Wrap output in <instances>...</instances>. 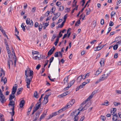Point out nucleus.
Here are the masks:
<instances>
[{
    "label": "nucleus",
    "instance_id": "nucleus-1",
    "mask_svg": "<svg viewBox=\"0 0 121 121\" xmlns=\"http://www.w3.org/2000/svg\"><path fill=\"white\" fill-rule=\"evenodd\" d=\"M25 77L26 78L25 81L27 83L26 86L27 87L29 88H30V85L33 78V76L32 75H30V74H29V75H28V76L27 73V71L26 70L25 71Z\"/></svg>",
    "mask_w": 121,
    "mask_h": 121
},
{
    "label": "nucleus",
    "instance_id": "nucleus-2",
    "mask_svg": "<svg viewBox=\"0 0 121 121\" xmlns=\"http://www.w3.org/2000/svg\"><path fill=\"white\" fill-rule=\"evenodd\" d=\"M26 23L27 25H29L26 27V29L27 30H29L30 28L32 27L33 26L34 23L31 19H30L29 18H27L26 20Z\"/></svg>",
    "mask_w": 121,
    "mask_h": 121
},
{
    "label": "nucleus",
    "instance_id": "nucleus-3",
    "mask_svg": "<svg viewBox=\"0 0 121 121\" xmlns=\"http://www.w3.org/2000/svg\"><path fill=\"white\" fill-rule=\"evenodd\" d=\"M109 74L110 73H108L106 71H105L104 72V74L102 75L100 78L103 81L106 79Z\"/></svg>",
    "mask_w": 121,
    "mask_h": 121
},
{
    "label": "nucleus",
    "instance_id": "nucleus-4",
    "mask_svg": "<svg viewBox=\"0 0 121 121\" xmlns=\"http://www.w3.org/2000/svg\"><path fill=\"white\" fill-rule=\"evenodd\" d=\"M13 99L12 95L10 94V95L9 98V100L10 102L9 104L8 105L10 107V105L13 106L15 105L14 101L12 100V99Z\"/></svg>",
    "mask_w": 121,
    "mask_h": 121
},
{
    "label": "nucleus",
    "instance_id": "nucleus-5",
    "mask_svg": "<svg viewBox=\"0 0 121 121\" xmlns=\"http://www.w3.org/2000/svg\"><path fill=\"white\" fill-rule=\"evenodd\" d=\"M75 102V99H72L65 106L67 108H68L71 106Z\"/></svg>",
    "mask_w": 121,
    "mask_h": 121
},
{
    "label": "nucleus",
    "instance_id": "nucleus-6",
    "mask_svg": "<svg viewBox=\"0 0 121 121\" xmlns=\"http://www.w3.org/2000/svg\"><path fill=\"white\" fill-rule=\"evenodd\" d=\"M6 99L5 98L3 93L0 94V101L2 104L4 103L6 101Z\"/></svg>",
    "mask_w": 121,
    "mask_h": 121
},
{
    "label": "nucleus",
    "instance_id": "nucleus-7",
    "mask_svg": "<svg viewBox=\"0 0 121 121\" xmlns=\"http://www.w3.org/2000/svg\"><path fill=\"white\" fill-rule=\"evenodd\" d=\"M55 48L54 46H53L52 48L48 52V56L47 57H48L52 54L55 49Z\"/></svg>",
    "mask_w": 121,
    "mask_h": 121
},
{
    "label": "nucleus",
    "instance_id": "nucleus-8",
    "mask_svg": "<svg viewBox=\"0 0 121 121\" xmlns=\"http://www.w3.org/2000/svg\"><path fill=\"white\" fill-rule=\"evenodd\" d=\"M53 14L55 15V16L52 18V20L53 21L56 20V19L58 17H59L60 15V13L58 12L55 14L54 13Z\"/></svg>",
    "mask_w": 121,
    "mask_h": 121
},
{
    "label": "nucleus",
    "instance_id": "nucleus-9",
    "mask_svg": "<svg viewBox=\"0 0 121 121\" xmlns=\"http://www.w3.org/2000/svg\"><path fill=\"white\" fill-rule=\"evenodd\" d=\"M42 111V109L41 110H39L37 112H36L35 114V120H37L40 114L41 113Z\"/></svg>",
    "mask_w": 121,
    "mask_h": 121
},
{
    "label": "nucleus",
    "instance_id": "nucleus-10",
    "mask_svg": "<svg viewBox=\"0 0 121 121\" xmlns=\"http://www.w3.org/2000/svg\"><path fill=\"white\" fill-rule=\"evenodd\" d=\"M96 92V91H95L92 92L91 94L89 96V97L86 99V101H89L93 97V95H94Z\"/></svg>",
    "mask_w": 121,
    "mask_h": 121
},
{
    "label": "nucleus",
    "instance_id": "nucleus-11",
    "mask_svg": "<svg viewBox=\"0 0 121 121\" xmlns=\"http://www.w3.org/2000/svg\"><path fill=\"white\" fill-rule=\"evenodd\" d=\"M12 107V108L10 109V110H12V112H9L10 113L12 117H13L14 114L15 112L14 111V105L13 106L10 105Z\"/></svg>",
    "mask_w": 121,
    "mask_h": 121
},
{
    "label": "nucleus",
    "instance_id": "nucleus-12",
    "mask_svg": "<svg viewBox=\"0 0 121 121\" xmlns=\"http://www.w3.org/2000/svg\"><path fill=\"white\" fill-rule=\"evenodd\" d=\"M48 96L45 97L44 98V100L43 101V103L44 104H46L48 102Z\"/></svg>",
    "mask_w": 121,
    "mask_h": 121
},
{
    "label": "nucleus",
    "instance_id": "nucleus-13",
    "mask_svg": "<svg viewBox=\"0 0 121 121\" xmlns=\"http://www.w3.org/2000/svg\"><path fill=\"white\" fill-rule=\"evenodd\" d=\"M74 112V117H75H75L78 118V117H77L78 115L80 113V111H78V110H76Z\"/></svg>",
    "mask_w": 121,
    "mask_h": 121
},
{
    "label": "nucleus",
    "instance_id": "nucleus-14",
    "mask_svg": "<svg viewBox=\"0 0 121 121\" xmlns=\"http://www.w3.org/2000/svg\"><path fill=\"white\" fill-rule=\"evenodd\" d=\"M23 88L22 87H21L18 89H17V92L16 95H18L20 94L22 92V91L23 90Z\"/></svg>",
    "mask_w": 121,
    "mask_h": 121
},
{
    "label": "nucleus",
    "instance_id": "nucleus-15",
    "mask_svg": "<svg viewBox=\"0 0 121 121\" xmlns=\"http://www.w3.org/2000/svg\"><path fill=\"white\" fill-rule=\"evenodd\" d=\"M25 103V101L24 100H22L21 101L19 104V105L20 106V107L21 108L23 107V106L24 105Z\"/></svg>",
    "mask_w": 121,
    "mask_h": 121
},
{
    "label": "nucleus",
    "instance_id": "nucleus-16",
    "mask_svg": "<svg viewBox=\"0 0 121 121\" xmlns=\"http://www.w3.org/2000/svg\"><path fill=\"white\" fill-rule=\"evenodd\" d=\"M118 117L116 114H114L113 116L112 120L113 121H117L118 119Z\"/></svg>",
    "mask_w": 121,
    "mask_h": 121
},
{
    "label": "nucleus",
    "instance_id": "nucleus-17",
    "mask_svg": "<svg viewBox=\"0 0 121 121\" xmlns=\"http://www.w3.org/2000/svg\"><path fill=\"white\" fill-rule=\"evenodd\" d=\"M46 112L45 113H44V112H43L40 118V120L39 121H41L42 119H43L44 118L46 114V113H47V111L46 110Z\"/></svg>",
    "mask_w": 121,
    "mask_h": 121
},
{
    "label": "nucleus",
    "instance_id": "nucleus-18",
    "mask_svg": "<svg viewBox=\"0 0 121 121\" xmlns=\"http://www.w3.org/2000/svg\"><path fill=\"white\" fill-rule=\"evenodd\" d=\"M82 79H83V77H82V75L79 76L77 79V82L78 83L80 82Z\"/></svg>",
    "mask_w": 121,
    "mask_h": 121
},
{
    "label": "nucleus",
    "instance_id": "nucleus-19",
    "mask_svg": "<svg viewBox=\"0 0 121 121\" xmlns=\"http://www.w3.org/2000/svg\"><path fill=\"white\" fill-rule=\"evenodd\" d=\"M67 108L65 106L63 108H62L61 109L59 110L57 112L58 113H60L61 112H62L63 111L65 110V109H66Z\"/></svg>",
    "mask_w": 121,
    "mask_h": 121
},
{
    "label": "nucleus",
    "instance_id": "nucleus-20",
    "mask_svg": "<svg viewBox=\"0 0 121 121\" xmlns=\"http://www.w3.org/2000/svg\"><path fill=\"white\" fill-rule=\"evenodd\" d=\"M69 76H67L64 79V84H65V83H67L68 84V77Z\"/></svg>",
    "mask_w": 121,
    "mask_h": 121
},
{
    "label": "nucleus",
    "instance_id": "nucleus-21",
    "mask_svg": "<svg viewBox=\"0 0 121 121\" xmlns=\"http://www.w3.org/2000/svg\"><path fill=\"white\" fill-rule=\"evenodd\" d=\"M57 115V112H55L52 113V115H50L49 117L48 118V119H49L51 118L52 117L55 116Z\"/></svg>",
    "mask_w": 121,
    "mask_h": 121
},
{
    "label": "nucleus",
    "instance_id": "nucleus-22",
    "mask_svg": "<svg viewBox=\"0 0 121 121\" xmlns=\"http://www.w3.org/2000/svg\"><path fill=\"white\" fill-rule=\"evenodd\" d=\"M101 72V70L100 69H99L96 71V73L95 74V75L97 76Z\"/></svg>",
    "mask_w": 121,
    "mask_h": 121
},
{
    "label": "nucleus",
    "instance_id": "nucleus-23",
    "mask_svg": "<svg viewBox=\"0 0 121 121\" xmlns=\"http://www.w3.org/2000/svg\"><path fill=\"white\" fill-rule=\"evenodd\" d=\"M41 55H40V56L38 57L37 56H35L33 57L32 58L34 60H40L41 59Z\"/></svg>",
    "mask_w": 121,
    "mask_h": 121
},
{
    "label": "nucleus",
    "instance_id": "nucleus-24",
    "mask_svg": "<svg viewBox=\"0 0 121 121\" xmlns=\"http://www.w3.org/2000/svg\"><path fill=\"white\" fill-rule=\"evenodd\" d=\"M90 79H87V81L88 82H83L82 84V85L83 86H85L86 84L88 83L90 81Z\"/></svg>",
    "mask_w": 121,
    "mask_h": 121
},
{
    "label": "nucleus",
    "instance_id": "nucleus-25",
    "mask_svg": "<svg viewBox=\"0 0 121 121\" xmlns=\"http://www.w3.org/2000/svg\"><path fill=\"white\" fill-rule=\"evenodd\" d=\"M15 86H13L12 89V91H16L17 88V85L16 84H15Z\"/></svg>",
    "mask_w": 121,
    "mask_h": 121
},
{
    "label": "nucleus",
    "instance_id": "nucleus-26",
    "mask_svg": "<svg viewBox=\"0 0 121 121\" xmlns=\"http://www.w3.org/2000/svg\"><path fill=\"white\" fill-rule=\"evenodd\" d=\"M34 97L36 98H38L39 96H38V94L37 91H35L34 92Z\"/></svg>",
    "mask_w": 121,
    "mask_h": 121
},
{
    "label": "nucleus",
    "instance_id": "nucleus-27",
    "mask_svg": "<svg viewBox=\"0 0 121 121\" xmlns=\"http://www.w3.org/2000/svg\"><path fill=\"white\" fill-rule=\"evenodd\" d=\"M102 46L100 45L99 46H98L96 47V48H95L96 49L95 50V51H99L102 49Z\"/></svg>",
    "mask_w": 121,
    "mask_h": 121
},
{
    "label": "nucleus",
    "instance_id": "nucleus-28",
    "mask_svg": "<svg viewBox=\"0 0 121 121\" xmlns=\"http://www.w3.org/2000/svg\"><path fill=\"white\" fill-rule=\"evenodd\" d=\"M41 105V103H39L38 102L35 105V107H37L39 109Z\"/></svg>",
    "mask_w": 121,
    "mask_h": 121
},
{
    "label": "nucleus",
    "instance_id": "nucleus-29",
    "mask_svg": "<svg viewBox=\"0 0 121 121\" xmlns=\"http://www.w3.org/2000/svg\"><path fill=\"white\" fill-rule=\"evenodd\" d=\"M41 105V103H39L38 102L35 105V107H37L39 109Z\"/></svg>",
    "mask_w": 121,
    "mask_h": 121
},
{
    "label": "nucleus",
    "instance_id": "nucleus-30",
    "mask_svg": "<svg viewBox=\"0 0 121 121\" xmlns=\"http://www.w3.org/2000/svg\"><path fill=\"white\" fill-rule=\"evenodd\" d=\"M32 55L33 56H34V54H37L38 55H39V52L38 51H32Z\"/></svg>",
    "mask_w": 121,
    "mask_h": 121
},
{
    "label": "nucleus",
    "instance_id": "nucleus-31",
    "mask_svg": "<svg viewBox=\"0 0 121 121\" xmlns=\"http://www.w3.org/2000/svg\"><path fill=\"white\" fill-rule=\"evenodd\" d=\"M38 26L39 30V31H41L42 28V24L41 23H40L39 25Z\"/></svg>",
    "mask_w": 121,
    "mask_h": 121
},
{
    "label": "nucleus",
    "instance_id": "nucleus-32",
    "mask_svg": "<svg viewBox=\"0 0 121 121\" xmlns=\"http://www.w3.org/2000/svg\"><path fill=\"white\" fill-rule=\"evenodd\" d=\"M83 86L82 85H80L76 88V91H78L79 89L83 88Z\"/></svg>",
    "mask_w": 121,
    "mask_h": 121
},
{
    "label": "nucleus",
    "instance_id": "nucleus-33",
    "mask_svg": "<svg viewBox=\"0 0 121 121\" xmlns=\"http://www.w3.org/2000/svg\"><path fill=\"white\" fill-rule=\"evenodd\" d=\"M113 47V49L114 50H116L117 48L118 47V44H115Z\"/></svg>",
    "mask_w": 121,
    "mask_h": 121
},
{
    "label": "nucleus",
    "instance_id": "nucleus-34",
    "mask_svg": "<svg viewBox=\"0 0 121 121\" xmlns=\"http://www.w3.org/2000/svg\"><path fill=\"white\" fill-rule=\"evenodd\" d=\"M86 10L87 11L86 12V15L89 14L91 11L90 9L89 8H88V9H86Z\"/></svg>",
    "mask_w": 121,
    "mask_h": 121
},
{
    "label": "nucleus",
    "instance_id": "nucleus-35",
    "mask_svg": "<svg viewBox=\"0 0 121 121\" xmlns=\"http://www.w3.org/2000/svg\"><path fill=\"white\" fill-rule=\"evenodd\" d=\"M59 39H58V38H57L56 41L54 42V44L56 46L57 44L59 41Z\"/></svg>",
    "mask_w": 121,
    "mask_h": 121
},
{
    "label": "nucleus",
    "instance_id": "nucleus-36",
    "mask_svg": "<svg viewBox=\"0 0 121 121\" xmlns=\"http://www.w3.org/2000/svg\"><path fill=\"white\" fill-rule=\"evenodd\" d=\"M49 23V22H46L45 23V25L44 26V29H46V27L48 25Z\"/></svg>",
    "mask_w": 121,
    "mask_h": 121
},
{
    "label": "nucleus",
    "instance_id": "nucleus-37",
    "mask_svg": "<svg viewBox=\"0 0 121 121\" xmlns=\"http://www.w3.org/2000/svg\"><path fill=\"white\" fill-rule=\"evenodd\" d=\"M65 93H63L62 94H61V95H59V97H61L62 98L64 96H65L66 95V94H65Z\"/></svg>",
    "mask_w": 121,
    "mask_h": 121
},
{
    "label": "nucleus",
    "instance_id": "nucleus-38",
    "mask_svg": "<svg viewBox=\"0 0 121 121\" xmlns=\"http://www.w3.org/2000/svg\"><path fill=\"white\" fill-rule=\"evenodd\" d=\"M79 108L77 110H79L80 111H83V107H82V106H80Z\"/></svg>",
    "mask_w": 121,
    "mask_h": 121
},
{
    "label": "nucleus",
    "instance_id": "nucleus-39",
    "mask_svg": "<svg viewBox=\"0 0 121 121\" xmlns=\"http://www.w3.org/2000/svg\"><path fill=\"white\" fill-rule=\"evenodd\" d=\"M61 31H60L59 32V36L57 37V38H58L59 39V38L61 37L62 36V34H61Z\"/></svg>",
    "mask_w": 121,
    "mask_h": 121
},
{
    "label": "nucleus",
    "instance_id": "nucleus-40",
    "mask_svg": "<svg viewBox=\"0 0 121 121\" xmlns=\"http://www.w3.org/2000/svg\"><path fill=\"white\" fill-rule=\"evenodd\" d=\"M58 52H55V54L54 55V56L55 57H58L59 56L58 55Z\"/></svg>",
    "mask_w": 121,
    "mask_h": 121
},
{
    "label": "nucleus",
    "instance_id": "nucleus-41",
    "mask_svg": "<svg viewBox=\"0 0 121 121\" xmlns=\"http://www.w3.org/2000/svg\"><path fill=\"white\" fill-rule=\"evenodd\" d=\"M41 59H46L47 58V57H45L44 55H41Z\"/></svg>",
    "mask_w": 121,
    "mask_h": 121
},
{
    "label": "nucleus",
    "instance_id": "nucleus-42",
    "mask_svg": "<svg viewBox=\"0 0 121 121\" xmlns=\"http://www.w3.org/2000/svg\"><path fill=\"white\" fill-rule=\"evenodd\" d=\"M106 102H104V104H102V105H105L106 106H108V101H106Z\"/></svg>",
    "mask_w": 121,
    "mask_h": 121
},
{
    "label": "nucleus",
    "instance_id": "nucleus-43",
    "mask_svg": "<svg viewBox=\"0 0 121 121\" xmlns=\"http://www.w3.org/2000/svg\"><path fill=\"white\" fill-rule=\"evenodd\" d=\"M64 9V7L63 6H60V8H59V9L60 11Z\"/></svg>",
    "mask_w": 121,
    "mask_h": 121
},
{
    "label": "nucleus",
    "instance_id": "nucleus-44",
    "mask_svg": "<svg viewBox=\"0 0 121 121\" xmlns=\"http://www.w3.org/2000/svg\"><path fill=\"white\" fill-rule=\"evenodd\" d=\"M113 104L115 106H117L118 105H120L121 104V103L119 102L117 103L116 102H114Z\"/></svg>",
    "mask_w": 121,
    "mask_h": 121
},
{
    "label": "nucleus",
    "instance_id": "nucleus-45",
    "mask_svg": "<svg viewBox=\"0 0 121 121\" xmlns=\"http://www.w3.org/2000/svg\"><path fill=\"white\" fill-rule=\"evenodd\" d=\"M39 25V24L38 23V22H36L35 23L34 25V27H35L37 28L38 26Z\"/></svg>",
    "mask_w": 121,
    "mask_h": 121
},
{
    "label": "nucleus",
    "instance_id": "nucleus-46",
    "mask_svg": "<svg viewBox=\"0 0 121 121\" xmlns=\"http://www.w3.org/2000/svg\"><path fill=\"white\" fill-rule=\"evenodd\" d=\"M54 59V57H51L50 59L49 60V63H51L53 60Z\"/></svg>",
    "mask_w": 121,
    "mask_h": 121
},
{
    "label": "nucleus",
    "instance_id": "nucleus-47",
    "mask_svg": "<svg viewBox=\"0 0 121 121\" xmlns=\"http://www.w3.org/2000/svg\"><path fill=\"white\" fill-rule=\"evenodd\" d=\"M103 81L101 79V78H100L99 79V80H98L97 81H96L95 82V84H97V83H99V82H101V81Z\"/></svg>",
    "mask_w": 121,
    "mask_h": 121
},
{
    "label": "nucleus",
    "instance_id": "nucleus-48",
    "mask_svg": "<svg viewBox=\"0 0 121 121\" xmlns=\"http://www.w3.org/2000/svg\"><path fill=\"white\" fill-rule=\"evenodd\" d=\"M101 118L103 121H104L106 119V117L104 116H101Z\"/></svg>",
    "mask_w": 121,
    "mask_h": 121
},
{
    "label": "nucleus",
    "instance_id": "nucleus-49",
    "mask_svg": "<svg viewBox=\"0 0 121 121\" xmlns=\"http://www.w3.org/2000/svg\"><path fill=\"white\" fill-rule=\"evenodd\" d=\"M75 82V81L74 80H72V81H71L70 82H69V84H70L71 85V86H72L73 84V83Z\"/></svg>",
    "mask_w": 121,
    "mask_h": 121
},
{
    "label": "nucleus",
    "instance_id": "nucleus-50",
    "mask_svg": "<svg viewBox=\"0 0 121 121\" xmlns=\"http://www.w3.org/2000/svg\"><path fill=\"white\" fill-rule=\"evenodd\" d=\"M104 23V21L103 19H102L100 21V24L102 25H103Z\"/></svg>",
    "mask_w": 121,
    "mask_h": 121
},
{
    "label": "nucleus",
    "instance_id": "nucleus-51",
    "mask_svg": "<svg viewBox=\"0 0 121 121\" xmlns=\"http://www.w3.org/2000/svg\"><path fill=\"white\" fill-rule=\"evenodd\" d=\"M92 24L94 26V27H95L96 25V21L95 20L93 21L92 22Z\"/></svg>",
    "mask_w": 121,
    "mask_h": 121
},
{
    "label": "nucleus",
    "instance_id": "nucleus-52",
    "mask_svg": "<svg viewBox=\"0 0 121 121\" xmlns=\"http://www.w3.org/2000/svg\"><path fill=\"white\" fill-rule=\"evenodd\" d=\"M76 0H73V7H75L76 6V3L77 2L76 1Z\"/></svg>",
    "mask_w": 121,
    "mask_h": 121
},
{
    "label": "nucleus",
    "instance_id": "nucleus-53",
    "mask_svg": "<svg viewBox=\"0 0 121 121\" xmlns=\"http://www.w3.org/2000/svg\"><path fill=\"white\" fill-rule=\"evenodd\" d=\"M86 101V99L85 101H83L80 105V106H82L85 104L86 101Z\"/></svg>",
    "mask_w": 121,
    "mask_h": 121
},
{
    "label": "nucleus",
    "instance_id": "nucleus-54",
    "mask_svg": "<svg viewBox=\"0 0 121 121\" xmlns=\"http://www.w3.org/2000/svg\"><path fill=\"white\" fill-rule=\"evenodd\" d=\"M43 94H42V95H41V97H40V98L39 99V103H41V99L42 98V97H43Z\"/></svg>",
    "mask_w": 121,
    "mask_h": 121
},
{
    "label": "nucleus",
    "instance_id": "nucleus-55",
    "mask_svg": "<svg viewBox=\"0 0 121 121\" xmlns=\"http://www.w3.org/2000/svg\"><path fill=\"white\" fill-rule=\"evenodd\" d=\"M114 23L110 21L109 23V26H113Z\"/></svg>",
    "mask_w": 121,
    "mask_h": 121
},
{
    "label": "nucleus",
    "instance_id": "nucleus-56",
    "mask_svg": "<svg viewBox=\"0 0 121 121\" xmlns=\"http://www.w3.org/2000/svg\"><path fill=\"white\" fill-rule=\"evenodd\" d=\"M61 3L60 1H57L56 3V4L59 7V5H60Z\"/></svg>",
    "mask_w": 121,
    "mask_h": 121
},
{
    "label": "nucleus",
    "instance_id": "nucleus-57",
    "mask_svg": "<svg viewBox=\"0 0 121 121\" xmlns=\"http://www.w3.org/2000/svg\"><path fill=\"white\" fill-rule=\"evenodd\" d=\"M111 27H109L108 28V31L107 32L106 35H107L110 31H111Z\"/></svg>",
    "mask_w": 121,
    "mask_h": 121
},
{
    "label": "nucleus",
    "instance_id": "nucleus-58",
    "mask_svg": "<svg viewBox=\"0 0 121 121\" xmlns=\"http://www.w3.org/2000/svg\"><path fill=\"white\" fill-rule=\"evenodd\" d=\"M41 66V65L40 64H38L36 66V69H37V70H38L39 68H40V67Z\"/></svg>",
    "mask_w": 121,
    "mask_h": 121
},
{
    "label": "nucleus",
    "instance_id": "nucleus-59",
    "mask_svg": "<svg viewBox=\"0 0 121 121\" xmlns=\"http://www.w3.org/2000/svg\"><path fill=\"white\" fill-rule=\"evenodd\" d=\"M36 7H34L32 8V9L31 10V11L32 12H34L36 10Z\"/></svg>",
    "mask_w": 121,
    "mask_h": 121
},
{
    "label": "nucleus",
    "instance_id": "nucleus-60",
    "mask_svg": "<svg viewBox=\"0 0 121 121\" xmlns=\"http://www.w3.org/2000/svg\"><path fill=\"white\" fill-rule=\"evenodd\" d=\"M3 81L4 84H5L7 83V80L6 78V77L3 80Z\"/></svg>",
    "mask_w": 121,
    "mask_h": 121
},
{
    "label": "nucleus",
    "instance_id": "nucleus-61",
    "mask_svg": "<svg viewBox=\"0 0 121 121\" xmlns=\"http://www.w3.org/2000/svg\"><path fill=\"white\" fill-rule=\"evenodd\" d=\"M50 12L49 11H48L45 14L47 16H48Z\"/></svg>",
    "mask_w": 121,
    "mask_h": 121
},
{
    "label": "nucleus",
    "instance_id": "nucleus-62",
    "mask_svg": "<svg viewBox=\"0 0 121 121\" xmlns=\"http://www.w3.org/2000/svg\"><path fill=\"white\" fill-rule=\"evenodd\" d=\"M115 14V13L113 11H112L111 14V17H113V15H114Z\"/></svg>",
    "mask_w": 121,
    "mask_h": 121
},
{
    "label": "nucleus",
    "instance_id": "nucleus-63",
    "mask_svg": "<svg viewBox=\"0 0 121 121\" xmlns=\"http://www.w3.org/2000/svg\"><path fill=\"white\" fill-rule=\"evenodd\" d=\"M118 54L116 53L114 54V58H115L116 59L118 57Z\"/></svg>",
    "mask_w": 121,
    "mask_h": 121
},
{
    "label": "nucleus",
    "instance_id": "nucleus-64",
    "mask_svg": "<svg viewBox=\"0 0 121 121\" xmlns=\"http://www.w3.org/2000/svg\"><path fill=\"white\" fill-rule=\"evenodd\" d=\"M84 118L85 117L84 116H83L81 118L79 121H82Z\"/></svg>",
    "mask_w": 121,
    "mask_h": 121
}]
</instances>
